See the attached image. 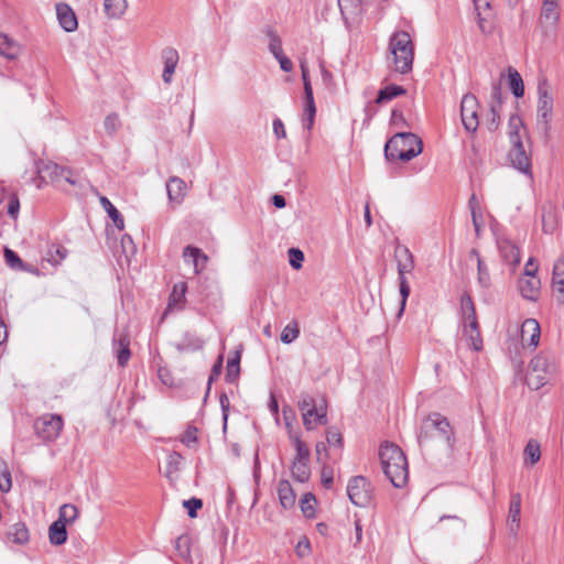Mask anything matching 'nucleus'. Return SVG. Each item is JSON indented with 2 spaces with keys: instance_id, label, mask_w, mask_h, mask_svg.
Here are the masks:
<instances>
[{
  "instance_id": "obj_1",
  "label": "nucleus",
  "mask_w": 564,
  "mask_h": 564,
  "mask_svg": "<svg viewBox=\"0 0 564 564\" xmlns=\"http://www.w3.org/2000/svg\"><path fill=\"white\" fill-rule=\"evenodd\" d=\"M379 457L386 477L395 488H402L409 479L408 460L402 449L389 442L380 446Z\"/></svg>"
},
{
  "instance_id": "obj_2",
  "label": "nucleus",
  "mask_w": 564,
  "mask_h": 564,
  "mask_svg": "<svg viewBox=\"0 0 564 564\" xmlns=\"http://www.w3.org/2000/svg\"><path fill=\"white\" fill-rule=\"evenodd\" d=\"M388 65L399 74H408L412 70L414 59V45L411 36L405 31H395L389 40Z\"/></svg>"
},
{
  "instance_id": "obj_3",
  "label": "nucleus",
  "mask_w": 564,
  "mask_h": 564,
  "mask_svg": "<svg viewBox=\"0 0 564 564\" xmlns=\"http://www.w3.org/2000/svg\"><path fill=\"white\" fill-rule=\"evenodd\" d=\"M422 140L412 132H398L384 145V156L388 161L397 160L408 162L421 154Z\"/></svg>"
},
{
  "instance_id": "obj_4",
  "label": "nucleus",
  "mask_w": 564,
  "mask_h": 564,
  "mask_svg": "<svg viewBox=\"0 0 564 564\" xmlns=\"http://www.w3.org/2000/svg\"><path fill=\"white\" fill-rule=\"evenodd\" d=\"M434 437L444 440L449 446L454 443V432L448 420L437 412L429 414L416 432L420 445L429 443Z\"/></svg>"
},
{
  "instance_id": "obj_5",
  "label": "nucleus",
  "mask_w": 564,
  "mask_h": 564,
  "mask_svg": "<svg viewBox=\"0 0 564 564\" xmlns=\"http://www.w3.org/2000/svg\"><path fill=\"white\" fill-rule=\"evenodd\" d=\"M536 123L538 133L544 142L551 139V121L553 117V97L550 94V86L545 78L538 84Z\"/></svg>"
},
{
  "instance_id": "obj_6",
  "label": "nucleus",
  "mask_w": 564,
  "mask_h": 564,
  "mask_svg": "<svg viewBox=\"0 0 564 564\" xmlns=\"http://www.w3.org/2000/svg\"><path fill=\"white\" fill-rule=\"evenodd\" d=\"M554 359L551 355L541 352L535 356L529 366L525 381L529 388H543L550 383V376L554 372Z\"/></svg>"
},
{
  "instance_id": "obj_7",
  "label": "nucleus",
  "mask_w": 564,
  "mask_h": 564,
  "mask_svg": "<svg viewBox=\"0 0 564 564\" xmlns=\"http://www.w3.org/2000/svg\"><path fill=\"white\" fill-rule=\"evenodd\" d=\"M64 429L63 416L56 413H44L33 422L35 436L45 444L55 442Z\"/></svg>"
},
{
  "instance_id": "obj_8",
  "label": "nucleus",
  "mask_w": 564,
  "mask_h": 564,
  "mask_svg": "<svg viewBox=\"0 0 564 564\" xmlns=\"http://www.w3.org/2000/svg\"><path fill=\"white\" fill-rule=\"evenodd\" d=\"M299 406L303 415V424L307 430L326 423L327 403L324 397L304 395Z\"/></svg>"
},
{
  "instance_id": "obj_9",
  "label": "nucleus",
  "mask_w": 564,
  "mask_h": 564,
  "mask_svg": "<svg viewBox=\"0 0 564 564\" xmlns=\"http://www.w3.org/2000/svg\"><path fill=\"white\" fill-rule=\"evenodd\" d=\"M349 500L357 507H367L372 499V486L364 476L352 477L347 485Z\"/></svg>"
},
{
  "instance_id": "obj_10",
  "label": "nucleus",
  "mask_w": 564,
  "mask_h": 564,
  "mask_svg": "<svg viewBox=\"0 0 564 564\" xmlns=\"http://www.w3.org/2000/svg\"><path fill=\"white\" fill-rule=\"evenodd\" d=\"M558 0H543L539 17V26L546 37H554L560 21Z\"/></svg>"
},
{
  "instance_id": "obj_11",
  "label": "nucleus",
  "mask_w": 564,
  "mask_h": 564,
  "mask_svg": "<svg viewBox=\"0 0 564 564\" xmlns=\"http://www.w3.org/2000/svg\"><path fill=\"white\" fill-rule=\"evenodd\" d=\"M300 68H301V76H302V80H303L304 100H305L303 123H304V127L308 131H311L313 128V124H314L316 107H315V101H314V96H313V88H312L310 75H308V67L304 61L301 62Z\"/></svg>"
},
{
  "instance_id": "obj_12",
  "label": "nucleus",
  "mask_w": 564,
  "mask_h": 564,
  "mask_svg": "<svg viewBox=\"0 0 564 564\" xmlns=\"http://www.w3.org/2000/svg\"><path fill=\"white\" fill-rule=\"evenodd\" d=\"M479 101L473 94L464 95L460 101V118L466 131L475 133L479 127Z\"/></svg>"
},
{
  "instance_id": "obj_13",
  "label": "nucleus",
  "mask_w": 564,
  "mask_h": 564,
  "mask_svg": "<svg viewBox=\"0 0 564 564\" xmlns=\"http://www.w3.org/2000/svg\"><path fill=\"white\" fill-rule=\"evenodd\" d=\"M116 398L118 400L116 403L111 404L109 414L112 415L113 421H121L129 414L133 406L134 391L120 390V393H117Z\"/></svg>"
},
{
  "instance_id": "obj_14",
  "label": "nucleus",
  "mask_w": 564,
  "mask_h": 564,
  "mask_svg": "<svg viewBox=\"0 0 564 564\" xmlns=\"http://www.w3.org/2000/svg\"><path fill=\"white\" fill-rule=\"evenodd\" d=\"M508 158L514 169L523 174L531 175V159L528 155L522 141L510 143Z\"/></svg>"
},
{
  "instance_id": "obj_15",
  "label": "nucleus",
  "mask_w": 564,
  "mask_h": 564,
  "mask_svg": "<svg viewBox=\"0 0 564 564\" xmlns=\"http://www.w3.org/2000/svg\"><path fill=\"white\" fill-rule=\"evenodd\" d=\"M518 288L524 299L536 301L540 295L541 282L536 275L528 272L519 278Z\"/></svg>"
},
{
  "instance_id": "obj_16",
  "label": "nucleus",
  "mask_w": 564,
  "mask_h": 564,
  "mask_svg": "<svg viewBox=\"0 0 564 564\" xmlns=\"http://www.w3.org/2000/svg\"><path fill=\"white\" fill-rule=\"evenodd\" d=\"M37 180L36 186L40 188L43 183L47 181H54L61 176H64L65 169L53 162H36Z\"/></svg>"
},
{
  "instance_id": "obj_17",
  "label": "nucleus",
  "mask_w": 564,
  "mask_h": 564,
  "mask_svg": "<svg viewBox=\"0 0 564 564\" xmlns=\"http://www.w3.org/2000/svg\"><path fill=\"white\" fill-rule=\"evenodd\" d=\"M478 18V26L484 34H490L494 30L491 21L490 0H473Z\"/></svg>"
},
{
  "instance_id": "obj_18",
  "label": "nucleus",
  "mask_w": 564,
  "mask_h": 564,
  "mask_svg": "<svg viewBox=\"0 0 564 564\" xmlns=\"http://www.w3.org/2000/svg\"><path fill=\"white\" fill-rule=\"evenodd\" d=\"M498 250L501 259L513 269L520 263V250L510 239H499Z\"/></svg>"
},
{
  "instance_id": "obj_19",
  "label": "nucleus",
  "mask_w": 564,
  "mask_h": 564,
  "mask_svg": "<svg viewBox=\"0 0 564 564\" xmlns=\"http://www.w3.org/2000/svg\"><path fill=\"white\" fill-rule=\"evenodd\" d=\"M56 15H57L59 25L66 32H73L77 29L78 22H77L76 14L68 4L57 3L56 4Z\"/></svg>"
},
{
  "instance_id": "obj_20",
  "label": "nucleus",
  "mask_w": 564,
  "mask_h": 564,
  "mask_svg": "<svg viewBox=\"0 0 564 564\" xmlns=\"http://www.w3.org/2000/svg\"><path fill=\"white\" fill-rule=\"evenodd\" d=\"M394 260L397 262V270L401 272H412L415 263L413 253L406 246L398 243L394 249Z\"/></svg>"
},
{
  "instance_id": "obj_21",
  "label": "nucleus",
  "mask_w": 564,
  "mask_h": 564,
  "mask_svg": "<svg viewBox=\"0 0 564 564\" xmlns=\"http://www.w3.org/2000/svg\"><path fill=\"white\" fill-rule=\"evenodd\" d=\"M162 58L164 62L162 79L165 84H170L180 59L178 52L173 47H166L162 51Z\"/></svg>"
},
{
  "instance_id": "obj_22",
  "label": "nucleus",
  "mask_w": 564,
  "mask_h": 564,
  "mask_svg": "<svg viewBox=\"0 0 564 564\" xmlns=\"http://www.w3.org/2000/svg\"><path fill=\"white\" fill-rule=\"evenodd\" d=\"M183 258L185 262L193 264L195 274L202 272L208 261V257L199 248L193 246L184 248Z\"/></svg>"
},
{
  "instance_id": "obj_23",
  "label": "nucleus",
  "mask_w": 564,
  "mask_h": 564,
  "mask_svg": "<svg viewBox=\"0 0 564 564\" xmlns=\"http://www.w3.org/2000/svg\"><path fill=\"white\" fill-rule=\"evenodd\" d=\"M521 519V495L512 494L510 498L508 527L511 533H516L520 527Z\"/></svg>"
},
{
  "instance_id": "obj_24",
  "label": "nucleus",
  "mask_w": 564,
  "mask_h": 564,
  "mask_svg": "<svg viewBox=\"0 0 564 564\" xmlns=\"http://www.w3.org/2000/svg\"><path fill=\"white\" fill-rule=\"evenodd\" d=\"M113 350L117 356L118 365L124 367L131 356L130 352V339L128 335L120 334L113 339Z\"/></svg>"
},
{
  "instance_id": "obj_25",
  "label": "nucleus",
  "mask_w": 564,
  "mask_h": 564,
  "mask_svg": "<svg viewBox=\"0 0 564 564\" xmlns=\"http://www.w3.org/2000/svg\"><path fill=\"white\" fill-rule=\"evenodd\" d=\"M166 192L170 202L180 204L186 195V184L182 178L172 176L166 183Z\"/></svg>"
},
{
  "instance_id": "obj_26",
  "label": "nucleus",
  "mask_w": 564,
  "mask_h": 564,
  "mask_svg": "<svg viewBox=\"0 0 564 564\" xmlns=\"http://www.w3.org/2000/svg\"><path fill=\"white\" fill-rule=\"evenodd\" d=\"M276 491L279 501L284 509H291L295 506L296 496L289 480H280Z\"/></svg>"
},
{
  "instance_id": "obj_27",
  "label": "nucleus",
  "mask_w": 564,
  "mask_h": 564,
  "mask_svg": "<svg viewBox=\"0 0 564 564\" xmlns=\"http://www.w3.org/2000/svg\"><path fill=\"white\" fill-rule=\"evenodd\" d=\"M527 334H529V345L532 347H536L540 340V325L539 323L533 318H528L523 322L521 327V338L523 341L527 340Z\"/></svg>"
},
{
  "instance_id": "obj_28",
  "label": "nucleus",
  "mask_w": 564,
  "mask_h": 564,
  "mask_svg": "<svg viewBox=\"0 0 564 564\" xmlns=\"http://www.w3.org/2000/svg\"><path fill=\"white\" fill-rule=\"evenodd\" d=\"M48 539L53 545H62L67 540L66 524L62 521H54L48 528Z\"/></svg>"
},
{
  "instance_id": "obj_29",
  "label": "nucleus",
  "mask_w": 564,
  "mask_h": 564,
  "mask_svg": "<svg viewBox=\"0 0 564 564\" xmlns=\"http://www.w3.org/2000/svg\"><path fill=\"white\" fill-rule=\"evenodd\" d=\"M405 93H406V90L402 86L394 85V84L388 85L378 91V95L376 98V104H378V105L386 104L395 97L404 95Z\"/></svg>"
},
{
  "instance_id": "obj_30",
  "label": "nucleus",
  "mask_w": 564,
  "mask_h": 564,
  "mask_svg": "<svg viewBox=\"0 0 564 564\" xmlns=\"http://www.w3.org/2000/svg\"><path fill=\"white\" fill-rule=\"evenodd\" d=\"M20 54V46L8 35L0 33V55L12 61L15 59Z\"/></svg>"
},
{
  "instance_id": "obj_31",
  "label": "nucleus",
  "mask_w": 564,
  "mask_h": 564,
  "mask_svg": "<svg viewBox=\"0 0 564 564\" xmlns=\"http://www.w3.org/2000/svg\"><path fill=\"white\" fill-rule=\"evenodd\" d=\"M8 539L17 544H25L30 539L25 523L17 522L12 524L8 531Z\"/></svg>"
},
{
  "instance_id": "obj_32",
  "label": "nucleus",
  "mask_w": 564,
  "mask_h": 564,
  "mask_svg": "<svg viewBox=\"0 0 564 564\" xmlns=\"http://www.w3.org/2000/svg\"><path fill=\"white\" fill-rule=\"evenodd\" d=\"M292 476L299 482H306L311 476L310 460L293 459Z\"/></svg>"
},
{
  "instance_id": "obj_33",
  "label": "nucleus",
  "mask_w": 564,
  "mask_h": 564,
  "mask_svg": "<svg viewBox=\"0 0 564 564\" xmlns=\"http://www.w3.org/2000/svg\"><path fill=\"white\" fill-rule=\"evenodd\" d=\"M557 226L555 208L552 205L542 209V228L545 234H553Z\"/></svg>"
},
{
  "instance_id": "obj_34",
  "label": "nucleus",
  "mask_w": 564,
  "mask_h": 564,
  "mask_svg": "<svg viewBox=\"0 0 564 564\" xmlns=\"http://www.w3.org/2000/svg\"><path fill=\"white\" fill-rule=\"evenodd\" d=\"M183 464V456L178 452H171L166 458L165 476L173 479L181 470Z\"/></svg>"
},
{
  "instance_id": "obj_35",
  "label": "nucleus",
  "mask_w": 564,
  "mask_h": 564,
  "mask_svg": "<svg viewBox=\"0 0 564 564\" xmlns=\"http://www.w3.org/2000/svg\"><path fill=\"white\" fill-rule=\"evenodd\" d=\"M508 77H509V87L512 91V94L517 98H521L524 95V84L522 80L521 75L512 67H509L508 69Z\"/></svg>"
},
{
  "instance_id": "obj_36",
  "label": "nucleus",
  "mask_w": 564,
  "mask_h": 564,
  "mask_svg": "<svg viewBox=\"0 0 564 564\" xmlns=\"http://www.w3.org/2000/svg\"><path fill=\"white\" fill-rule=\"evenodd\" d=\"M105 12L109 18H120L127 7V0H105L104 1Z\"/></svg>"
},
{
  "instance_id": "obj_37",
  "label": "nucleus",
  "mask_w": 564,
  "mask_h": 564,
  "mask_svg": "<svg viewBox=\"0 0 564 564\" xmlns=\"http://www.w3.org/2000/svg\"><path fill=\"white\" fill-rule=\"evenodd\" d=\"M4 259L6 263L13 270L17 271H31L30 265L25 264L22 259L14 252L12 249L6 247L4 248Z\"/></svg>"
},
{
  "instance_id": "obj_38",
  "label": "nucleus",
  "mask_w": 564,
  "mask_h": 564,
  "mask_svg": "<svg viewBox=\"0 0 564 564\" xmlns=\"http://www.w3.org/2000/svg\"><path fill=\"white\" fill-rule=\"evenodd\" d=\"M100 203L107 212L108 216L113 221L115 226L119 230H122L124 228V220L119 210L111 204V202L107 197H101Z\"/></svg>"
},
{
  "instance_id": "obj_39",
  "label": "nucleus",
  "mask_w": 564,
  "mask_h": 564,
  "mask_svg": "<svg viewBox=\"0 0 564 564\" xmlns=\"http://www.w3.org/2000/svg\"><path fill=\"white\" fill-rule=\"evenodd\" d=\"M361 0H338L340 13L345 20L357 15L360 12Z\"/></svg>"
},
{
  "instance_id": "obj_40",
  "label": "nucleus",
  "mask_w": 564,
  "mask_h": 564,
  "mask_svg": "<svg viewBox=\"0 0 564 564\" xmlns=\"http://www.w3.org/2000/svg\"><path fill=\"white\" fill-rule=\"evenodd\" d=\"M523 128V121L518 115H511L508 122V137L510 143L522 141L520 130Z\"/></svg>"
},
{
  "instance_id": "obj_41",
  "label": "nucleus",
  "mask_w": 564,
  "mask_h": 564,
  "mask_svg": "<svg viewBox=\"0 0 564 564\" xmlns=\"http://www.w3.org/2000/svg\"><path fill=\"white\" fill-rule=\"evenodd\" d=\"M475 256L477 259V269H478V283L481 288H489L490 286V275L487 267L484 264V261L480 258L479 252L476 249H473L470 251V257Z\"/></svg>"
},
{
  "instance_id": "obj_42",
  "label": "nucleus",
  "mask_w": 564,
  "mask_h": 564,
  "mask_svg": "<svg viewBox=\"0 0 564 564\" xmlns=\"http://www.w3.org/2000/svg\"><path fill=\"white\" fill-rule=\"evenodd\" d=\"M187 291V284L185 282H178L174 285L173 291L169 299L167 307L172 308L181 305L185 302V294Z\"/></svg>"
},
{
  "instance_id": "obj_43",
  "label": "nucleus",
  "mask_w": 564,
  "mask_h": 564,
  "mask_svg": "<svg viewBox=\"0 0 564 564\" xmlns=\"http://www.w3.org/2000/svg\"><path fill=\"white\" fill-rule=\"evenodd\" d=\"M408 273L409 272L398 271L399 290H400V295H401V303H400L401 306H400L399 315H401L402 312L404 311L406 300L411 292L410 284L406 279Z\"/></svg>"
},
{
  "instance_id": "obj_44",
  "label": "nucleus",
  "mask_w": 564,
  "mask_h": 564,
  "mask_svg": "<svg viewBox=\"0 0 564 564\" xmlns=\"http://www.w3.org/2000/svg\"><path fill=\"white\" fill-rule=\"evenodd\" d=\"M78 509L76 506L72 503H65L59 507L58 510V521H62L64 524L73 523L78 517Z\"/></svg>"
},
{
  "instance_id": "obj_45",
  "label": "nucleus",
  "mask_w": 564,
  "mask_h": 564,
  "mask_svg": "<svg viewBox=\"0 0 564 564\" xmlns=\"http://www.w3.org/2000/svg\"><path fill=\"white\" fill-rule=\"evenodd\" d=\"M525 463L536 464L541 458L540 445L538 442L530 440L523 451Z\"/></svg>"
},
{
  "instance_id": "obj_46",
  "label": "nucleus",
  "mask_w": 564,
  "mask_h": 564,
  "mask_svg": "<svg viewBox=\"0 0 564 564\" xmlns=\"http://www.w3.org/2000/svg\"><path fill=\"white\" fill-rule=\"evenodd\" d=\"M267 35L270 39V42H269V51H270V53L275 58L280 57V55L283 54L282 41H281L280 36L274 31H272L271 29L267 30Z\"/></svg>"
},
{
  "instance_id": "obj_47",
  "label": "nucleus",
  "mask_w": 564,
  "mask_h": 564,
  "mask_svg": "<svg viewBox=\"0 0 564 564\" xmlns=\"http://www.w3.org/2000/svg\"><path fill=\"white\" fill-rule=\"evenodd\" d=\"M300 502L303 514L307 518L314 517L316 503L315 497L312 494L307 492L303 495Z\"/></svg>"
},
{
  "instance_id": "obj_48",
  "label": "nucleus",
  "mask_w": 564,
  "mask_h": 564,
  "mask_svg": "<svg viewBox=\"0 0 564 564\" xmlns=\"http://www.w3.org/2000/svg\"><path fill=\"white\" fill-rule=\"evenodd\" d=\"M12 487L11 474L4 460H0V490L9 492Z\"/></svg>"
},
{
  "instance_id": "obj_49",
  "label": "nucleus",
  "mask_w": 564,
  "mask_h": 564,
  "mask_svg": "<svg viewBox=\"0 0 564 564\" xmlns=\"http://www.w3.org/2000/svg\"><path fill=\"white\" fill-rule=\"evenodd\" d=\"M293 445L296 452L294 459L310 460L311 451L299 436L293 437Z\"/></svg>"
},
{
  "instance_id": "obj_50",
  "label": "nucleus",
  "mask_w": 564,
  "mask_h": 564,
  "mask_svg": "<svg viewBox=\"0 0 564 564\" xmlns=\"http://www.w3.org/2000/svg\"><path fill=\"white\" fill-rule=\"evenodd\" d=\"M122 123L119 118V115L116 112L109 113L104 121V127L108 134L112 135L115 134L120 128Z\"/></svg>"
},
{
  "instance_id": "obj_51",
  "label": "nucleus",
  "mask_w": 564,
  "mask_h": 564,
  "mask_svg": "<svg viewBox=\"0 0 564 564\" xmlns=\"http://www.w3.org/2000/svg\"><path fill=\"white\" fill-rule=\"evenodd\" d=\"M67 256V250L64 247L56 246L47 251L46 259L54 265L61 263Z\"/></svg>"
},
{
  "instance_id": "obj_52",
  "label": "nucleus",
  "mask_w": 564,
  "mask_h": 564,
  "mask_svg": "<svg viewBox=\"0 0 564 564\" xmlns=\"http://www.w3.org/2000/svg\"><path fill=\"white\" fill-rule=\"evenodd\" d=\"M326 441H327V444L333 448H337V449L343 448V436H341L340 432L335 427H330L327 430Z\"/></svg>"
},
{
  "instance_id": "obj_53",
  "label": "nucleus",
  "mask_w": 564,
  "mask_h": 564,
  "mask_svg": "<svg viewBox=\"0 0 564 564\" xmlns=\"http://www.w3.org/2000/svg\"><path fill=\"white\" fill-rule=\"evenodd\" d=\"M300 335V329L297 327L296 324L294 325H286L283 330H282V334H281V340L284 343V344H291L292 341H294Z\"/></svg>"
},
{
  "instance_id": "obj_54",
  "label": "nucleus",
  "mask_w": 564,
  "mask_h": 564,
  "mask_svg": "<svg viewBox=\"0 0 564 564\" xmlns=\"http://www.w3.org/2000/svg\"><path fill=\"white\" fill-rule=\"evenodd\" d=\"M223 361H224V357H223V355L220 354V355L217 357V359H216V361H215V364H214V366H213V368H212V370H210V375H209V377H208V381H207V388H210V386H212V384H213V383H214V382L219 378V376L221 375V372H223Z\"/></svg>"
},
{
  "instance_id": "obj_55",
  "label": "nucleus",
  "mask_w": 564,
  "mask_h": 564,
  "mask_svg": "<svg viewBox=\"0 0 564 564\" xmlns=\"http://www.w3.org/2000/svg\"><path fill=\"white\" fill-rule=\"evenodd\" d=\"M289 261L292 268L301 269L304 261V253L297 248L289 249Z\"/></svg>"
},
{
  "instance_id": "obj_56",
  "label": "nucleus",
  "mask_w": 564,
  "mask_h": 564,
  "mask_svg": "<svg viewBox=\"0 0 564 564\" xmlns=\"http://www.w3.org/2000/svg\"><path fill=\"white\" fill-rule=\"evenodd\" d=\"M489 110L491 117L487 122V128L489 131H496L500 121L499 109H497V106L494 102H490Z\"/></svg>"
},
{
  "instance_id": "obj_57",
  "label": "nucleus",
  "mask_w": 564,
  "mask_h": 564,
  "mask_svg": "<svg viewBox=\"0 0 564 564\" xmlns=\"http://www.w3.org/2000/svg\"><path fill=\"white\" fill-rule=\"evenodd\" d=\"M183 506L187 509L188 516L191 518H195L197 516V510L203 507V501L198 498H191L188 500H184Z\"/></svg>"
},
{
  "instance_id": "obj_58",
  "label": "nucleus",
  "mask_w": 564,
  "mask_h": 564,
  "mask_svg": "<svg viewBox=\"0 0 564 564\" xmlns=\"http://www.w3.org/2000/svg\"><path fill=\"white\" fill-rule=\"evenodd\" d=\"M181 442L187 447H192L197 442V429L195 426H188L184 432Z\"/></svg>"
},
{
  "instance_id": "obj_59",
  "label": "nucleus",
  "mask_w": 564,
  "mask_h": 564,
  "mask_svg": "<svg viewBox=\"0 0 564 564\" xmlns=\"http://www.w3.org/2000/svg\"><path fill=\"white\" fill-rule=\"evenodd\" d=\"M463 334H464V336L467 337L469 344L476 351H478L482 348V339L480 336V332H473V333L463 332Z\"/></svg>"
},
{
  "instance_id": "obj_60",
  "label": "nucleus",
  "mask_w": 564,
  "mask_h": 564,
  "mask_svg": "<svg viewBox=\"0 0 564 564\" xmlns=\"http://www.w3.org/2000/svg\"><path fill=\"white\" fill-rule=\"evenodd\" d=\"M460 310L463 312V315L465 314H474L476 312L475 304L473 302V299L468 294H463L460 297Z\"/></svg>"
},
{
  "instance_id": "obj_61",
  "label": "nucleus",
  "mask_w": 564,
  "mask_h": 564,
  "mask_svg": "<svg viewBox=\"0 0 564 564\" xmlns=\"http://www.w3.org/2000/svg\"><path fill=\"white\" fill-rule=\"evenodd\" d=\"M322 484L325 488H330L334 481V471L329 466L324 465L322 468Z\"/></svg>"
},
{
  "instance_id": "obj_62",
  "label": "nucleus",
  "mask_w": 564,
  "mask_h": 564,
  "mask_svg": "<svg viewBox=\"0 0 564 564\" xmlns=\"http://www.w3.org/2000/svg\"><path fill=\"white\" fill-rule=\"evenodd\" d=\"M240 375V367H226L225 381L227 384H236Z\"/></svg>"
},
{
  "instance_id": "obj_63",
  "label": "nucleus",
  "mask_w": 564,
  "mask_h": 564,
  "mask_svg": "<svg viewBox=\"0 0 564 564\" xmlns=\"http://www.w3.org/2000/svg\"><path fill=\"white\" fill-rule=\"evenodd\" d=\"M564 280V257L560 258L553 267L552 281Z\"/></svg>"
},
{
  "instance_id": "obj_64",
  "label": "nucleus",
  "mask_w": 564,
  "mask_h": 564,
  "mask_svg": "<svg viewBox=\"0 0 564 564\" xmlns=\"http://www.w3.org/2000/svg\"><path fill=\"white\" fill-rule=\"evenodd\" d=\"M552 285L557 301L564 304V280L552 281Z\"/></svg>"
}]
</instances>
